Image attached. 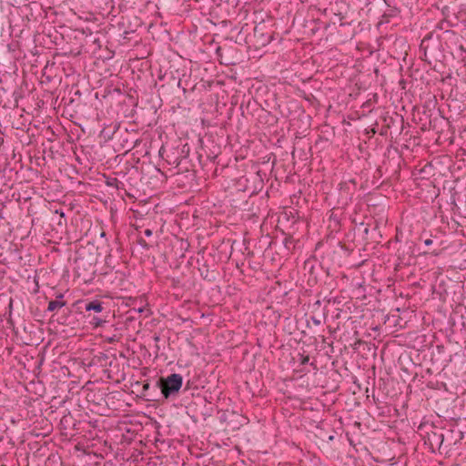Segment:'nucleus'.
<instances>
[{
    "label": "nucleus",
    "mask_w": 466,
    "mask_h": 466,
    "mask_svg": "<svg viewBox=\"0 0 466 466\" xmlns=\"http://www.w3.org/2000/svg\"><path fill=\"white\" fill-rule=\"evenodd\" d=\"M183 384V378L178 373H172L167 377H160L157 381V387L160 389L165 399L177 396Z\"/></svg>",
    "instance_id": "obj_1"
},
{
    "label": "nucleus",
    "mask_w": 466,
    "mask_h": 466,
    "mask_svg": "<svg viewBox=\"0 0 466 466\" xmlns=\"http://www.w3.org/2000/svg\"><path fill=\"white\" fill-rule=\"evenodd\" d=\"M396 256L398 258L400 264H409L410 259L412 256V247L408 242L404 244H400L399 248L396 251Z\"/></svg>",
    "instance_id": "obj_2"
},
{
    "label": "nucleus",
    "mask_w": 466,
    "mask_h": 466,
    "mask_svg": "<svg viewBox=\"0 0 466 466\" xmlns=\"http://www.w3.org/2000/svg\"><path fill=\"white\" fill-rule=\"evenodd\" d=\"M86 311L101 312L103 310V303L99 300H92L86 304Z\"/></svg>",
    "instance_id": "obj_3"
},
{
    "label": "nucleus",
    "mask_w": 466,
    "mask_h": 466,
    "mask_svg": "<svg viewBox=\"0 0 466 466\" xmlns=\"http://www.w3.org/2000/svg\"><path fill=\"white\" fill-rule=\"evenodd\" d=\"M65 306H66V301H64V300H58V299L51 300L48 303L47 311L52 312V311L59 309Z\"/></svg>",
    "instance_id": "obj_4"
},
{
    "label": "nucleus",
    "mask_w": 466,
    "mask_h": 466,
    "mask_svg": "<svg viewBox=\"0 0 466 466\" xmlns=\"http://www.w3.org/2000/svg\"><path fill=\"white\" fill-rule=\"evenodd\" d=\"M106 320L100 317L93 316L89 321L91 325H93L95 328L102 326L103 323H105Z\"/></svg>",
    "instance_id": "obj_5"
},
{
    "label": "nucleus",
    "mask_w": 466,
    "mask_h": 466,
    "mask_svg": "<svg viewBox=\"0 0 466 466\" xmlns=\"http://www.w3.org/2000/svg\"><path fill=\"white\" fill-rule=\"evenodd\" d=\"M200 275L205 279H208V280H212L214 279L213 276L210 275L209 273V270L208 268H206L205 271H201L200 272Z\"/></svg>",
    "instance_id": "obj_6"
},
{
    "label": "nucleus",
    "mask_w": 466,
    "mask_h": 466,
    "mask_svg": "<svg viewBox=\"0 0 466 466\" xmlns=\"http://www.w3.org/2000/svg\"><path fill=\"white\" fill-rule=\"evenodd\" d=\"M309 356H308V355H306V356L302 355L301 356V359H300V364L301 365H305V364L309 363Z\"/></svg>",
    "instance_id": "obj_7"
},
{
    "label": "nucleus",
    "mask_w": 466,
    "mask_h": 466,
    "mask_svg": "<svg viewBox=\"0 0 466 466\" xmlns=\"http://www.w3.org/2000/svg\"><path fill=\"white\" fill-rule=\"evenodd\" d=\"M138 244L145 248H148L147 243L143 238L138 239Z\"/></svg>",
    "instance_id": "obj_8"
},
{
    "label": "nucleus",
    "mask_w": 466,
    "mask_h": 466,
    "mask_svg": "<svg viewBox=\"0 0 466 466\" xmlns=\"http://www.w3.org/2000/svg\"><path fill=\"white\" fill-rule=\"evenodd\" d=\"M150 389V384L148 382L144 383L143 385V392L145 393Z\"/></svg>",
    "instance_id": "obj_9"
},
{
    "label": "nucleus",
    "mask_w": 466,
    "mask_h": 466,
    "mask_svg": "<svg viewBox=\"0 0 466 466\" xmlns=\"http://www.w3.org/2000/svg\"><path fill=\"white\" fill-rule=\"evenodd\" d=\"M144 234L147 237H150V236H152L153 232H152V230L150 228H147V229L144 230Z\"/></svg>",
    "instance_id": "obj_10"
},
{
    "label": "nucleus",
    "mask_w": 466,
    "mask_h": 466,
    "mask_svg": "<svg viewBox=\"0 0 466 466\" xmlns=\"http://www.w3.org/2000/svg\"><path fill=\"white\" fill-rule=\"evenodd\" d=\"M311 319L315 325H319L321 323L320 320L315 317H312Z\"/></svg>",
    "instance_id": "obj_11"
},
{
    "label": "nucleus",
    "mask_w": 466,
    "mask_h": 466,
    "mask_svg": "<svg viewBox=\"0 0 466 466\" xmlns=\"http://www.w3.org/2000/svg\"><path fill=\"white\" fill-rule=\"evenodd\" d=\"M424 244H425L426 246H430V245H431V244H432V240H431V239H430V238H428V239H426V240L424 241Z\"/></svg>",
    "instance_id": "obj_12"
},
{
    "label": "nucleus",
    "mask_w": 466,
    "mask_h": 466,
    "mask_svg": "<svg viewBox=\"0 0 466 466\" xmlns=\"http://www.w3.org/2000/svg\"><path fill=\"white\" fill-rule=\"evenodd\" d=\"M64 295L62 293H59L56 295V299L63 300Z\"/></svg>",
    "instance_id": "obj_13"
},
{
    "label": "nucleus",
    "mask_w": 466,
    "mask_h": 466,
    "mask_svg": "<svg viewBox=\"0 0 466 466\" xmlns=\"http://www.w3.org/2000/svg\"><path fill=\"white\" fill-rule=\"evenodd\" d=\"M424 44H425V39H423V40L421 41L420 48H425V47H424ZM424 55L426 56V51L424 52Z\"/></svg>",
    "instance_id": "obj_14"
},
{
    "label": "nucleus",
    "mask_w": 466,
    "mask_h": 466,
    "mask_svg": "<svg viewBox=\"0 0 466 466\" xmlns=\"http://www.w3.org/2000/svg\"><path fill=\"white\" fill-rule=\"evenodd\" d=\"M109 259H111V255L106 256V264H109Z\"/></svg>",
    "instance_id": "obj_15"
},
{
    "label": "nucleus",
    "mask_w": 466,
    "mask_h": 466,
    "mask_svg": "<svg viewBox=\"0 0 466 466\" xmlns=\"http://www.w3.org/2000/svg\"><path fill=\"white\" fill-rule=\"evenodd\" d=\"M309 264H310V261H306L305 262V268H307Z\"/></svg>",
    "instance_id": "obj_16"
},
{
    "label": "nucleus",
    "mask_w": 466,
    "mask_h": 466,
    "mask_svg": "<svg viewBox=\"0 0 466 466\" xmlns=\"http://www.w3.org/2000/svg\"><path fill=\"white\" fill-rule=\"evenodd\" d=\"M108 341H109V342H114V341H116V339H115L114 338H110V339H108Z\"/></svg>",
    "instance_id": "obj_17"
},
{
    "label": "nucleus",
    "mask_w": 466,
    "mask_h": 466,
    "mask_svg": "<svg viewBox=\"0 0 466 466\" xmlns=\"http://www.w3.org/2000/svg\"><path fill=\"white\" fill-rule=\"evenodd\" d=\"M154 339H155L156 341H158V340H159V337H158V336H155V337H154Z\"/></svg>",
    "instance_id": "obj_18"
},
{
    "label": "nucleus",
    "mask_w": 466,
    "mask_h": 466,
    "mask_svg": "<svg viewBox=\"0 0 466 466\" xmlns=\"http://www.w3.org/2000/svg\"><path fill=\"white\" fill-rule=\"evenodd\" d=\"M107 185H109V186H113V185H114V182H107Z\"/></svg>",
    "instance_id": "obj_19"
},
{
    "label": "nucleus",
    "mask_w": 466,
    "mask_h": 466,
    "mask_svg": "<svg viewBox=\"0 0 466 466\" xmlns=\"http://www.w3.org/2000/svg\"><path fill=\"white\" fill-rule=\"evenodd\" d=\"M106 236V233L105 232H102L101 233V237H105Z\"/></svg>",
    "instance_id": "obj_20"
}]
</instances>
